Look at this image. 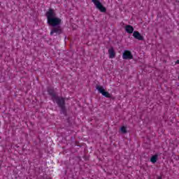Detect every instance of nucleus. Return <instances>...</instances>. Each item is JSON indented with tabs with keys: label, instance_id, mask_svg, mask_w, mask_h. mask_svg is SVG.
Instances as JSON below:
<instances>
[{
	"label": "nucleus",
	"instance_id": "obj_1",
	"mask_svg": "<svg viewBox=\"0 0 179 179\" xmlns=\"http://www.w3.org/2000/svg\"><path fill=\"white\" fill-rule=\"evenodd\" d=\"M46 17L48 19V24L53 27L50 31V36L55 34H62V28L61 27V23L62 20L57 17V13L52 8H50L46 14Z\"/></svg>",
	"mask_w": 179,
	"mask_h": 179
},
{
	"label": "nucleus",
	"instance_id": "obj_2",
	"mask_svg": "<svg viewBox=\"0 0 179 179\" xmlns=\"http://www.w3.org/2000/svg\"><path fill=\"white\" fill-rule=\"evenodd\" d=\"M53 102L57 103L62 111H65V99H64V97L57 96L54 99Z\"/></svg>",
	"mask_w": 179,
	"mask_h": 179
},
{
	"label": "nucleus",
	"instance_id": "obj_3",
	"mask_svg": "<svg viewBox=\"0 0 179 179\" xmlns=\"http://www.w3.org/2000/svg\"><path fill=\"white\" fill-rule=\"evenodd\" d=\"M96 89L98 90L99 93H101V94L104 96V97H106L107 99H111V94H109L108 92H106L103 86L96 85Z\"/></svg>",
	"mask_w": 179,
	"mask_h": 179
},
{
	"label": "nucleus",
	"instance_id": "obj_4",
	"mask_svg": "<svg viewBox=\"0 0 179 179\" xmlns=\"http://www.w3.org/2000/svg\"><path fill=\"white\" fill-rule=\"evenodd\" d=\"M93 3H94L96 8L99 9L101 12L105 13L107 12V9L106 7L103 6V4L101 3V2L99 1V0H92Z\"/></svg>",
	"mask_w": 179,
	"mask_h": 179
},
{
	"label": "nucleus",
	"instance_id": "obj_5",
	"mask_svg": "<svg viewBox=\"0 0 179 179\" xmlns=\"http://www.w3.org/2000/svg\"><path fill=\"white\" fill-rule=\"evenodd\" d=\"M123 59H132L134 58V56L132 55V53L129 50H124L122 55Z\"/></svg>",
	"mask_w": 179,
	"mask_h": 179
},
{
	"label": "nucleus",
	"instance_id": "obj_6",
	"mask_svg": "<svg viewBox=\"0 0 179 179\" xmlns=\"http://www.w3.org/2000/svg\"><path fill=\"white\" fill-rule=\"evenodd\" d=\"M48 93L49 96H51L52 101H54V99L58 96L52 87L48 88Z\"/></svg>",
	"mask_w": 179,
	"mask_h": 179
},
{
	"label": "nucleus",
	"instance_id": "obj_7",
	"mask_svg": "<svg viewBox=\"0 0 179 179\" xmlns=\"http://www.w3.org/2000/svg\"><path fill=\"white\" fill-rule=\"evenodd\" d=\"M133 37L136 38V40H138L139 41H143L144 38L142 35H141V33L138 31H134L133 33Z\"/></svg>",
	"mask_w": 179,
	"mask_h": 179
},
{
	"label": "nucleus",
	"instance_id": "obj_8",
	"mask_svg": "<svg viewBox=\"0 0 179 179\" xmlns=\"http://www.w3.org/2000/svg\"><path fill=\"white\" fill-rule=\"evenodd\" d=\"M109 58L113 59L115 58V51L114 50V48H110L108 50Z\"/></svg>",
	"mask_w": 179,
	"mask_h": 179
},
{
	"label": "nucleus",
	"instance_id": "obj_9",
	"mask_svg": "<svg viewBox=\"0 0 179 179\" xmlns=\"http://www.w3.org/2000/svg\"><path fill=\"white\" fill-rule=\"evenodd\" d=\"M125 30L127 33H129V34H132V33H134V27L131 25H127L125 27Z\"/></svg>",
	"mask_w": 179,
	"mask_h": 179
},
{
	"label": "nucleus",
	"instance_id": "obj_10",
	"mask_svg": "<svg viewBox=\"0 0 179 179\" xmlns=\"http://www.w3.org/2000/svg\"><path fill=\"white\" fill-rule=\"evenodd\" d=\"M150 162L151 163H156V162H157V155L152 156L150 159Z\"/></svg>",
	"mask_w": 179,
	"mask_h": 179
},
{
	"label": "nucleus",
	"instance_id": "obj_11",
	"mask_svg": "<svg viewBox=\"0 0 179 179\" xmlns=\"http://www.w3.org/2000/svg\"><path fill=\"white\" fill-rule=\"evenodd\" d=\"M120 131L122 132V134H127V128L124 126H122L120 128Z\"/></svg>",
	"mask_w": 179,
	"mask_h": 179
},
{
	"label": "nucleus",
	"instance_id": "obj_12",
	"mask_svg": "<svg viewBox=\"0 0 179 179\" xmlns=\"http://www.w3.org/2000/svg\"><path fill=\"white\" fill-rule=\"evenodd\" d=\"M179 64V60H177L176 62V64Z\"/></svg>",
	"mask_w": 179,
	"mask_h": 179
},
{
	"label": "nucleus",
	"instance_id": "obj_13",
	"mask_svg": "<svg viewBox=\"0 0 179 179\" xmlns=\"http://www.w3.org/2000/svg\"><path fill=\"white\" fill-rule=\"evenodd\" d=\"M0 6H1V2H0Z\"/></svg>",
	"mask_w": 179,
	"mask_h": 179
},
{
	"label": "nucleus",
	"instance_id": "obj_14",
	"mask_svg": "<svg viewBox=\"0 0 179 179\" xmlns=\"http://www.w3.org/2000/svg\"><path fill=\"white\" fill-rule=\"evenodd\" d=\"M159 179H162V178H159Z\"/></svg>",
	"mask_w": 179,
	"mask_h": 179
}]
</instances>
